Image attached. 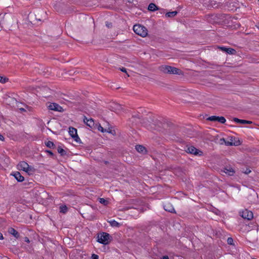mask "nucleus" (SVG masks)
Returning <instances> with one entry per match:
<instances>
[{
    "label": "nucleus",
    "instance_id": "obj_1",
    "mask_svg": "<svg viewBox=\"0 0 259 259\" xmlns=\"http://www.w3.org/2000/svg\"><path fill=\"white\" fill-rule=\"evenodd\" d=\"M159 70L164 73L182 75L183 72L181 70L168 65H161L159 66Z\"/></svg>",
    "mask_w": 259,
    "mask_h": 259
},
{
    "label": "nucleus",
    "instance_id": "obj_2",
    "mask_svg": "<svg viewBox=\"0 0 259 259\" xmlns=\"http://www.w3.org/2000/svg\"><path fill=\"white\" fill-rule=\"evenodd\" d=\"M97 238V242L103 245L109 244L113 240L112 237L106 232L98 234Z\"/></svg>",
    "mask_w": 259,
    "mask_h": 259
},
{
    "label": "nucleus",
    "instance_id": "obj_3",
    "mask_svg": "<svg viewBox=\"0 0 259 259\" xmlns=\"http://www.w3.org/2000/svg\"><path fill=\"white\" fill-rule=\"evenodd\" d=\"M109 108L111 111L116 113L120 112H132V111L130 110L129 109L125 108V107H123L121 105L114 102L109 105Z\"/></svg>",
    "mask_w": 259,
    "mask_h": 259
},
{
    "label": "nucleus",
    "instance_id": "obj_4",
    "mask_svg": "<svg viewBox=\"0 0 259 259\" xmlns=\"http://www.w3.org/2000/svg\"><path fill=\"white\" fill-rule=\"evenodd\" d=\"M154 124L157 125L159 127L163 128H175L176 125L174 123L166 119H162V120L156 119L154 122Z\"/></svg>",
    "mask_w": 259,
    "mask_h": 259
},
{
    "label": "nucleus",
    "instance_id": "obj_5",
    "mask_svg": "<svg viewBox=\"0 0 259 259\" xmlns=\"http://www.w3.org/2000/svg\"><path fill=\"white\" fill-rule=\"evenodd\" d=\"M134 31L138 35L144 37L148 34L147 28L140 24H135L133 26Z\"/></svg>",
    "mask_w": 259,
    "mask_h": 259
},
{
    "label": "nucleus",
    "instance_id": "obj_6",
    "mask_svg": "<svg viewBox=\"0 0 259 259\" xmlns=\"http://www.w3.org/2000/svg\"><path fill=\"white\" fill-rule=\"evenodd\" d=\"M68 133L69 135L75 142L79 143H81L80 139L77 135V130L76 128L70 126L69 127Z\"/></svg>",
    "mask_w": 259,
    "mask_h": 259
},
{
    "label": "nucleus",
    "instance_id": "obj_7",
    "mask_svg": "<svg viewBox=\"0 0 259 259\" xmlns=\"http://www.w3.org/2000/svg\"><path fill=\"white\" fill-rule=\"evenodd\" d=\"M47 108L49 110H53L56 112H63L65 111L63 107L56 103H49Z\"/></svg>",
    "mask_w": 259,
    "mask_h": 259
},
{
    "label": "nucleus",
    "instance_id": "obj_8",
    "mask_svg": "<svg viewBox=\"0 0 259 259\" xmlns=\"http://www.w3.org/2000/svg\"><path fill=\"white\" fill-rule=\"evenodd\" d=\"M185 151L188 153L194 154V155H202L203 154L202 151L196 148L193 146H187Z\"/></svg>",
    "mask_w": 259,
    "mask_h": 259
},
{
    "label": "nucleus",
    "instance_id": "obj_9",
    "mask_svg": "<svg viewBox=\"0 0 259 259\" xmlns=\"http://www.w3.org/2000/svg\"><path fill=\"white\" fill-rule=\"evenodd\" d=\"M18 168L19 170H23L24 171H27V170H31L33 169V167L29 165V164L23 161H20L18 164Z\"/></svg>",
    "mask_w": 259,
    "mask_h": 259
},
{
    "label": "nucleus",
    "instance_id": "obj_10",
    "mask_svg": "<svg viewBox=\"0 0 259 259\" xmlns=\"http://www.w3.org/2000/svg\"><path fill=\"white\" fill-rule=\"evenodd\" d=\"M240 215L244 219H246L247 220H251L253 217L252 212L246 209L242 212H240Z\"/></svg>",
    "mask_w": 259,
    "mask_h": 259
},
{
    "label": "nucleus",
    "instance_id": "obj_11",
    "mask_svg": "<svg viewBox=\"0 0 259 259\" xmlns=\"http://www.w3.org/2000/svg\"><path fill=\"white\" fill-rule=\"evenodd\" d=\"M207 120L211 121H218L221 123H225L226 120L223 116H217L215 115H213L210 117H208L206 118Z\"/></svg>",
    "mask_w": 259,
    "mask_h": 259
},
{
    "label": "nucleus",
    "instance_id": "obj_12",
    "mask_svg": "<svg viewBox=\"0 0 259 259\" xmlns=\"http://www.w3.org/2000/svg\"><path fill=\"white\" fill-rule=\"evenodd\" d=\"M83 121L86 125L92 129H96V123L92 118H88L87 117L84 116Z\"/></svg>",
    "mask_w": 259,
    "mask_h": 259
},
{
    "label": "nucleus",
    "instance_id": "obj_13",
    "mask_svg": "<svg viewBox=\"0 0 259 259\" xmlns=\"http://www.w3.org/2000/svg\"><path fill=\"white\" fill-rule=\"evenodd\" d=\"M218 48L228 54L234 55L236 53V51L233 48H226L225 47H219Z\"/></svg>",
    "mask_w": 259,
    "mask_h": 259
},
{
    "label": "nucleus",
    "instance_id": "obj_14",
    "mask_svg": "<svg viewBox=\"0 0 259 259\" xmlns=\"http://www.w3.org/2000/svg\"><path fill=\"white\" fill-rule=\"evenodd\" d=\"M11 175L13 176L18 182H22L25 181L24 177L19 171L13 172L11 174Z\"/></svg>",
    "mask_w": 259,
    "mask_h": 259
},
{
    "label": "nucleus",
    "instance_id": "obj_15",
    "mask_svg": "<svg viewBox=\"0 0 259 259\" xmlns=\"http://www.w3.org/2000/svg\"><path fill=\"white\" fill-rule=\"evenodd\" d=\"M235 138L231 137L230 141L225 142V145L226 146H239L241 145V142L239 140L235 141Z\"/></svg>",
    "mask_w": 259,
    "mask_h": 259
},
{
    "label": "nucleus",
    "instance_id": "obj_16",
    "mask_svg": "<svg viewBox=\"0 0 259 259\" xmlns=\"http://www.w3.org/2000/svg\"><path fill=\"white\" fill-rule=\"evenodd\" d=\"M221 170L230 176H234L235 173V170L230 166H226L224 167Z\"/></svg>",
    "mask_w": 259,
    "mask_h": 259
},
{
    "label": "nucleus",
    "instance_id": "obj_17",
    "mask_svg": "<svg viewBox=\"0 0 259 259\" xmlns=\"http://www.w3.org/2000/svg\"><path fill=\"white\" fill-rule=\"evenodd\" d=\"M163 208L166 211L176 213V212L172 205L169 202H165L163 205Z\"/></svg>",
    "mask_w": 259,
    "mask_h": 259
},
{
    "label": "nucleus",
    "instance_id": "obj_18",
    "mask_svg": "<svg viewBox=\"0 0 259 259\" xmlns=\"http://www.w3.org/2000/svg\"><path fill=\"white\" fill-rule=\"evenodd\" d=\"M135 149L136 150L142 154H146L147 153V150L145 147L141 145H137L135 146Z\"/></svg>",
    "mask_w": 259,
    "mask_h": 259
},
{
    "label": "nucleus",
    "instance_id": "obj_19",
    "mask_svg": "<svg viewBox=\"0 0 259 259\" xmlns=\"http://www.w3.org/2000/svg\"><path fill=\"white\" fill-rule=\"evenodd\" d=\"M233 120L238 123L244 124H251L252 123L251 121L247 120L244 119H240L236 117H234Z\"/></svg>",
    "mask_w": 259,
    "mask_h": 259
},
{
    "label": "nucleus",
    "instance_id": "obj_20",
    "mask_svg": "<svg viewBox=\"0 0 259 259\" xmlns=\"http://www.w3.org/2000/svg\"><path fill=\"white\" fill-rule=\"evenodd\" d=\"M8 232L10 234L12 235L16 238L18 239L20 237L19 233L17 231H16L14 228L10 227L8 229Z\"/></svg>",
    "mask_w": 259,
    "mask_h": 259
},
{
    "label": "nucleus",
    "instance_id": "obj_21",
    "mask_svg": "<svg viewBox=\"0 0 259 259\" xmlns=\"http://www.w3.org/2000/svg\"><path fill=\"white\" fill-rule=\"evenodd\" d=\"M16 104V107H17V110L18 111L23 112V111H27V110L23 106V105H24L23 103H19V102H17V104Z\"/></svg>",
    "mask_w": 259,
    "mask_h": 259
},
{
    "label": "nucleus",
    "instance_id": "obj_22",
    "mask_svg": "<svg viewBox=\"0 0 259 259\" xmlns=\"http://www.w3.org/2000/svg\"><path fill=\"white\" fill-rule=\"evenodd\" d=\"M35 192V194L36 195H37L38 197L39 196H40V195L42 196H47L48 195V193L46 192V191L42 190V189H40L39 191V190H34Z\"/></svg>",
    "mask_w": 259,
    "mask_h": 259
},
{
    "label": "nucleus",
    "instance_id": "obj_23",
    "mask_svg": "<svg viewBox=\"0 0 259 259\" xmlns=\"http://www.w3.org/2000/svg\"><path fill=\"white\" fill-rule=\"evenodd\" d=\"M148 10L150 11L154 12L157 10H159V8L155 4L150 3L148 6Z\"/></svg>",
    "mask_w": 259,
    "mask_h": 259
},
{
    "label": "nucleus",
    "instance_id": "obj_24",
    "mask_svg": "<svg viewBox=\"0 0 259 259\" xmlns=\"http://www.w3.org/2000/svg\"><path fill=\"white\" fill-rule=\"evenodd\" d=\"M57 151L61 156H64L65 155H67V152L60 146H59L57 147Z\"/></svg>",
    "mask_w": 259,
    "mask_h": 259
},
{
    "label": "nucleus",
    "instance_id": "obj_25",
    "mask_svg": "<svg viewBox=\"0 0 259 259\" xmlns=\"http://www.w3.org/2000/svg\"><path fill=\"white\" fill-rule=\"evenodd\" d=\"M45 144L46 145V146L49 148H51V149H55L56 148V145H55V144L52 142V141H48L47 142H45Z\"/></svg>",
    "mask_w": 259,
    "mask_h": 259
},
{
    "label": "nucleus",
    "instance_id": "obj_26",
    "mask_svg": "<svg viewBox=\"0 0 259 259\" xmlns=\"http://www.w3.org/2000/svg\"><path fill=\"white\" fill-rule=\"evenodd\" d=\"M7 103L9 104H17V101L14 98H11L10 97H9L6 99Z\"/></svg>",
    "mask_w": 259,
    "mask_h": 259
},
{
    "label": "nucleus",
    "instance_id": "obj_27",
    "mask_svg": "<svg viewBox=\"0 0 259 259\" xmlns=\"http://www.w3.org/2000/svg\"><path fill=\"white\" fill-rule=\"evenodd\" d=\"M177 14H178V12L177 11H175L167 12V13H166L165 15L166 17L172 18V17H175V16H176L177 15Z\"/></svg>",
    "mask_w": 259,
    "mask_h": 259
},
{
    "label": "nucleus",
    "instance_id": "obj_28",
    "mask_svg": "<svg viewBox=\"0 0 259 259\" xmlns=\"http://www.w3.org/2000/svg\"><path fill=\"white\" fill-rule=\"evenodd\" d=\"M112 227H119L121 226V224L115 220H112L108 222Z\"/></svg>",
    "mask_w": 259,
    "mask_h": 259
},
{
    "label": "nucleus",
    "instance_id": "obj_29",
    "mask_svg": "<svg viewBox=\"0 0 259 259\" xmlns=\"http://www.w3.org/2000/svg\"><path fill=\"white\" fill-rule=\"evenodd\" d=\"M96 128H98V130L102 133L106 132L107 130L104 129L99 123H96Z\"/></svg>",
    "mask_w": 259,
    "mask_h": 259
},
{
    "label": "nucleus",
    "instance_id": "obj_30",
    "mask_svg": "<svg viewBox=\"0 0 259 259\" xmlns=\"http://www.w3.org/2000/svg\"><path fill=\"white\" fill-rule=\"evenodd\" d=\"M60 212L62 213H65L68 210V207L65 205H61L59 207Z\"/></svg>",
    "mask_w": 259,
    "mask_h": 259
},
{
    "label": "nucleus",
    "instance_id": "obj_31",
    "mask_svg": "<svg viewBox=\"0 0 259 259\" xmlns=\"http://www.w3.org/2000/svg\"><path fill=\"white\" fill-rule=\"evenodd\" d=\"M45 152L46 153H47L48 154V155L49 156H50L51 157H52L54 159H55L56 158V155L54 154V153L52 151H51L50 150H46L45 151Z\"/></svg>",
    "mask_w": 259,
    "mask_h": 259
},
{
    "label": "nucleus",
    "instance_id": "obj_32",
    "mask_svg": "<svg viewBox=\"0 0 259 259\" xmlns=\"http://www.w3.org/2000/svg\"><path fill=\"white\" fill-rule=\"evenodd\" d=\"M99 202L100 203L105 206L107 205L109 203V201L107 199H105L103 198H99Z\"/></svg>",
    "mask_w": 259,
    "mask_h": 259
},
{
    "label": "nucleus",
    "instance_id": "obj_33",
    "mask_svg": "<svg viewBox=\"0 0 259 259\" xmlns=\"http://www.w3.org/2000/svg\"><path fill=\"white\" fill-rule=\"evenodd\" d=\"M8 80H9V79L7 77L0 75V82L1 83H6V82H7L8 81Z\"/></svg>",
    "mask_w": 259,
    "mask_h": 259
},
{
    "label": "nucleus",
    "instance_id": "obj_34",
    "mask_svg": "<svg viewBox=\"0 0 259 259\" xmlns=\"http://www.w3.org/2000/svg\"><path fill=\"white\" fill-rule=\"evenodd\" d=\"M138 113H140V112H142V113H143V112H146L147 113H151V112L149 110H147L143 108H139V110L137 111Z\"/></svg>",
    "mask_w": 259,
    "mask_h": 259
},
{
    "label": "nucleus",
    "instance_id": "obj_35",
    "mask_svg": "<svg viewBox=\"0 0 259 259\" xmlns=\"http://www.w3.org/2000/svg\"><path fill=\"white\" fill-rule=\"evenodd\" d=\"M23 106L25 107V108L27 110L26 112H32V108L30 106H29L27 105H23Z\"/></svg>",
    "mask_w": 259,
    "mask_h": 259
},
{
    "label": "nucleus",
    "instance_id": "obj_36",
    "mask_svg": "<svg viewBox=\"0 0 259 259\" xmlns=\"http://www.w3.org/2000/svg\"><path fill=\"white\" fill-rule=\"evenodd\" d=\"M25 186H29V187H32V185H33V182H25L23 184Z\"/></svg>",
    "mask_w": 259,
    "mask_h": 259
},
{
    "label": "nucleus",
    "instance_id": "obj_37",
    "mask_svg": "<svg viewBox=\"0 0 259 259\" xmlns=\"http://www.w3.org/2000/svg\"><path fill=\"white\" fill-rule=\"evenodd\" d=\"M227 243L229 245H234L233 238L231 237H229L227 239Z\"/></svg>",
    "mask_w": 259,
    "mask_h": 259
},
{
    "label": "nucleus",
    "instance_id": "obj_38",
    "mask_svg": "<svg viewBox=\"0 0 259 259\" xmlns=\"http://www.w3.org/2000/svg\"><path fill=\"white\" fill-rule=\"evenodd\" d=\"M91 259H99V256L96 254H92L91 256Z\"/></svg>",
    "mask_w": 259,
    "mask_h": 259
},
{
    "label": "nucleus",
    "instance_id": "obj_39",
    "mask_svg": "<svg viewBox=\"0 0 259 259\" xmlns=\"http://www.w3.org/2000/svg\"><path fill=\"white\" fill-rule=\"evenodd\" d=\"M106 26L108 28H110L112 27V24L111 22H106Z\"/></svg>",
    "mask_w": 259,
    "mask_h": 259
},
{
    "label": "nucleus",
    "instance_id": "obj_40",
    "mask_svg": "<svg viewBox=\"0 0 259 259\" xmlns=\"http://www.w3.org/2000/svg\"><path fill=\"white\" fill-rule=\"evenodd\" d=\"M120 70L122 72L125 73L127 74V76H129V75L127 74V73L126 72V69L125 68H124V67L120 68Z\"/></svg>",
    "mask_w": 259,
    "mask_h": 259
},
{
    "label": "nucleus",
    "instance_id": "obj_41",
    "mask_svg": "<svg viewBox=\"0 0 259 259\" xmlns=\"http://www.w3.org/2000/svg\"><path fill=\"white\" fill-rule=\"evenodd\" d=\"M106 132L107 133H111L112 134V135H115L116 134V132L114 130H110V131H106Z\"/></svg>",
    "mask_w": 259,
    "mask_h": 259
},
{
    "label": "nucleus",
    "instance_id": "obj_42",
    "mask_svg": "<svg viewBox=\"0 0 259 259\" xmlns=\"http://www.w3.org/2000/svg\"><path fill=\"white\" fill-rule=\"evenodd\" d=\"M251 172V170H250L249 168H246V170L243 171V172L245 174H248Z\"/></svg>",
    "mask_w": 259,
    "mask_h": 259
},
{
    "label": "nucleus",
    "instance_id": "obj_43",
    "mask_svg": "<svg viewBox=\"0 0 259 259\" xmlns=\"http://www.w3.org/2000/svg\"><path fill=\"white\" fill-rule=\"evenodd\" d=\"M24 241L25 242H27V243H29L30 242L29 239V238L27 237H25L24 238Z\"/></svg>",
    "mask_w": 259,
    "mask_h": 259
},
{
    "label": "nucleus",
    "instance_id": "obj_44",
    "mask_svg": "<svg viewBox=\"0 0 259 259\" xmlns=\"http://www.w3.org/2000/svg\"><path fill=\"white\" fill-rule=\"evenodd\" d=\"M220 141L221 142V144H223V143H224L225 144V142H227L224 138L221 139Z\"/></svg>",
    "mask_w": 259,
    "mask_h": 259
},
{
    "label": "nucleus",
    "instance_id": "obj_45",
    "mask_svg": "<svg viewBox=\"0 0 259 259\" xmlns=\"http://www.w3.org/2000/svg\"><path fill=\"white\" fill-rule=\"evenodd\" d=\"M34 172V168H33V169L31 170H27V171H26L29 175H30L32 174V173H31V172Z\"/></svg>",
    "mask_w": 259,
    "mask_h": 259
},
{
    "label": "nucleus",
    "instance_id": "obj_46",
    "mask_svg": "<svg viewBox=\"0 0 259 259\" xmlns=\"http://www.w3.org/2000/svg\"><path fill=\"white\" fill-rule=\"evenodd\" d=\"M158 10L159 11V12L161 14H163V13H164V11H165V10H164V9H159V10Z\"/></svg>",
    "mask_w": 259,
    "mask_h": 259
},
{
    "label": "nucleus",
    "instance_id": "obj_47",
    "mask_svg": "<svg viewBox=\"0 0 259 259\" xmlns=\"http://www.w3.org/2000/svg\"><path fill=\"white\" fill-rule=\"evenodd\" d=\"M161 259H169L168 255H163L161 257Z\"/></svg>",
    "mask_w": 259,
    "mask_h": 259
},
{
    "label": "nucleus",
    "instance_id": "obj_48",
    "mask_svg": "<svg viewBox=\"0 0 259 259\" xmlns=\"http://www.w3.org/2000/svg\"><path fill=\"white\" fill-rule=\"evenodd\" d=\"M0 140L2 141H4V140H5L4 137L1 134H0Z\"/></svg>",
    "mask_w": 259,
    "mask_h": 259
},
{
    "label": "nucleus",
    "instance_id": "obj_49",
    "mask_svg": "<svg viewBox=\"0 0 259 259\" xmlns=\"http://www.w3.org/2000/svg\"><path fill=\"white\" fill-rule=\"evenodd\" d=\"M4 239L3 235L1 232H0V240H3Z\"/></svg>",
    "mask_w": 259,
    "mask_h": 259
},
{
    "label": "nucleus",
    "instance_id": "obj_50",
    "mask_svg": "<svg viewBox=\"0 0 259 259\" xmlns=\"http://www.w3.org/2000/svg\"><path fill=\"white\" fill-rule=\"evenodd\" d=\"M133 118H140L139 117L137 116V115H133L132 116Z\"/></svg>",
    "mask_w": 259,
    "mask_h": 259
},
{
    "label": "nucleus",
    "instance_id": "obj_51",
    "mask_svg": "<svg viewBox=\"0 0 259 259\" xmlns=\"http://www.w3.org/2000/svg\"><path fill=\"white\" fill-rule=\"evenodd\" d=\"M5 15H2V14H1L0 15V19L2 18H4V16H5Z\"/></svg>",
    "mask_w": 259,
    "mask_h": 259
},
{
    "label": "nucleus",
    "instance_id": "obj_52",
    "mask_svg": "<svg viewBox=\"0 0 259 259\" xmlns=\"http://www.w3.org/2000/svg\"><path fill=\"white\" fill-rule=\"evenodd\" d=\"M71 1H72V3H75L76 2V1L75 0H71Z\"/></svg>",
    "mask_w": 259,
    "mask_h": 259
},
{
    "label": "nucleus",
    "instance_id": "obj_53",
    "mask_svg": "<svg viewBox=\"0 0 259 259\" xmlns=\"http://www.w3.org/2000/svg\"><path fill=\"white\" fill-rule=\"evenodd\" d=\"M252 259H256V258H252Z\"/></svg>",
    "mask_w": 259,
    "mask_h": 259
},
{
    "label": "nucleus",
    "instance_id": "obj_54",
    "mask_svg": "<svg viewBox=\"0 0 259 259\" xmlns=\"http://www.w3.org/2000/svg\"><path fill=\"white\" fill-rule=\"evenodd\" d=\"M259 1V0H258Z\"/></svg>",
    "mask_w": 259,
    "mask_h": 259
}]
</instances>
